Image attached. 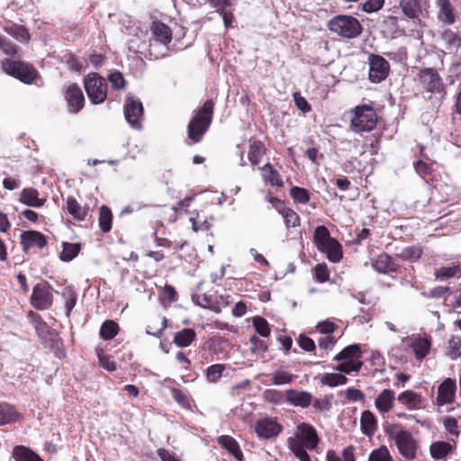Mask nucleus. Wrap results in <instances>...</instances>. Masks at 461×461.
<instances>
[{"label":"nucleus","instance_id":"obj_1","mask_svg":"<svg viewBox=\"0 0 461 461\" xmlns=\"http://www.w3.org/2000/svg\"><path fill=\"white\" fill-rule=\"evenodd\" d=\"M320 438L316 429L310 423L302 422L295 432L287 438V447L299 461H312L307 451L317 448Z\"/></svg>","mask_w":461,"mask_h":461},{"label":"nucleus","instance_id":"obj_2","mask_svg":"<svg viewBox=\"0 0 461 461\" xmlns=\"http://www.w3.org/2000/svg\"><path fill=\"white\" fill-rule=\"evenodd\" d=\"M384 433L393 441L399 454L406 460H415L418 456L419 442L412 433L401 423L384 426Z\"/></svg>","mask_w":461,"mask_h":461},{"label":"nucleus","instance_id":"obj_3","mask_svg":"<svg viewBox=\"0 0 461 461\" xmlns=\"http://www.w3.org/2000/svg\"><path fill=\"white\" fill-rule=\"evenodd\" d=\"M214 105V101L208 99L194 112L187 125V143L189 145L196 144L203 140L204 134L212 122Z\"/></svg>","mask_w":461,"mask_h":461},{"label":"nucleus","instance_id":"obj_4","mask_svg":"<svg viewBox=\"0 0 461 461\" xmlns=\"http://www.w3.org/2000/svg\"><path fill=\"white\" fill-rule=\"evenodd\" d=\"M2 70L8 76L14 77L25 85H31L41 78L35 67L20 58H5L1 61Z\"/></svg>","mask_w":461,"mask_h":461},{"label":"nucleus","instance_id":"obj_5","mask_svg":"<svg viewBox=\"0 0 461 461\" xmlns=\"http://www.w3.org/2000/svg\"><path fill=\"white\" fill-rule=\"evenodd\" d=\"M362 349L360 345L352 344L344 348L334 357V361L339 362L334 369L338 372L349 375L353 372L358 373L364 363L361 360Z\"/></svg>","mask_w":461,"mask_h":461},{"label":"nucleus","instance_id":"obj_6","mask_svg":"<svg viewBox=\"0 0 461 461\" xmlns=\"http://www.w3.org/2000/svg\"><path fill=\"white\" fill-rule=\"evenodd\" d=\"M352 114L350 120V130L356 133L371 131L378 122V116L375 110L368 105H357L350 111Z\"/></svg>","mask_w":461,"mask_h":461},{"label":"nucleus","instance_id":"obj_7","mask_svg":"<svg viewBox=\"0 0 461 461\" xmlns=\"http://www.w3.org/2000/svg\"><path fill=\"white\" fill-rule=\"evenodd\" d=\"M329 30L344 39L357 38L363 31L360 22L354 16L339 14L328 23Z\"/></svg>","mask_w":461,"mask_h":461},{"label":"nucleus","instance_id":"obj_8","mask_svg":"<svg viewBox=\"0 0 461 461\" xmlns=\"http://www.w3.org/2000/svg\"><path fill=\"white\" fill-rule=\"evenodd\" d=\"M84 87L88 98L94 104H100L107 98V83L97 73H90L84 78Z\"/></svg>","mask_w":461,"mask_h":461},{"label":"nucleus","instance_id":"obj_9","mask_svg":"<svg viewBox=\"0 0 461 461\" xmlns=\"http://www.w3.org/2000/svg\"><path fill=\"white\" fill-rule=\"evenodd\" d=\"M54 301L53 287L47 281L37 283L30 297L31 305L38 311H45L51 308Z\"/></svg>","mask_w":461,"mask_h":461},{"label":"nucleus","instance_id":"obj_10","mask_svg":"<svg viewBox=\"0 0 461 461\" xmlns=\"http://www.w3.org/2000/svg\"><path fill=\"white\" fill-rule=\"evenodd\" d=\"M369 79L372 83H380L386 79L390 72L389 62L380 55L368 56Z\"/></svg>","mask_w":461,"mask_h":461},{"label":"nucleus","instance_id":"obj_11","mask_svg":"<svg viewBox=\"0 0 461 461\" xmlns=\"http://www.w3.org/2000/svg\"><path fill=\"white\" fill-rule=\"evenodd\" d=\"M20 244L23 253H28L32 249H42L49 244L48 238L41 231L29 230L20 234Z\"/></svg>","mask_w":461,"mask_h":461},{"label":"nucleus","instance_id":"obj_12","mask_svg":"<svg viewBox=\"0 0 461 461\" xmlns=\"http://www.w3.org/2000/svg\"><path fill=\"white\" fill-rule=\"evenodd\" d=\"M456 383L450 377L445 378L438 386L437 396L433 404L437 407H442L447 404H452L456 401Z\"/></svg>","mask_w":461,"mask_h":461},{"label":"nucleus","instance_id":"obj_13","mask_svg":"<svg viewBox=\"0 0 461 461\" xmlns=\"http://www.w3.org/2000/svg\"><path fill=\"white\" fill-rule=\"evenodd\" d=\"M124 115L132 128L140 129L143 118L142 103L134 97H127L124 104Z\"/></svg>","mask_w":461,"mask_h":461},{"label":"nucleus","instance_id":"obj_14","mask_svg":"<svg viewBox=\"0 0 461 461\" xmlns=\"http://www.w3.org/2000/svg\"><path fill=\"white\" fill-rule=\"evenodd\" d=\"M418 78L421 86L429 93H439L443 88L442 79L434 68L421 69L418 74Z\"/></svg>","mask_w":461,"mask_h":461},{"label":"nucleus","instance_id":"obj_15","mask_svg":"<svg viewBox=\"0 0 461 461\" xmlns=\"http://www.w3.org/2000/svg\"><path fill=\"white\" fill-rule=\"evenodd\" d=\"M64 96L70 113H78L83 109L85 105V96L77 84H70L66 88Z\"/></svg>","mask_w":461,"mask_h":461},{"label":"nucleus","instance_id":"obj_16","mask_svg":"<svg viewBox=\"0 0 461 461\" xmlns=\"http://www.w3.org/2000/svg\"><path fill=\"white\" fill-rule=\"evenodd\" d=\"M371 266L375 271L383 275L398 273L401 268L397 261L385 252L373 258L371 260Z\"/></svg>","mask_w":461,"mask_h":461},{"label":"nucleus","instance_id":"obj_17","mask_svg":"<svg viewBox=\"0 0 461 461\" xmlns=\"http://www.w3.org/2000/svg\"><path fill=\"white\" fill-rule=\"evenodd\" d=\"M64 209L77 221H85L90 217L88 204H81L76 197L68 196L65 200Z\"/></svg>","mask_w":461,"mask_h":461},{"label":"nucleus","instance_id":"obj_18","mask_svg":"<svg viewBox=\"0 0 461 461\" xmlns=\"http://www.w3.org/2000/svg\"><path fill=\"white\" fill-rule=\"evenodd\" d=\"M282 426L272 419H262L256 423V432L261 438H271L278 436L282 431Z\"/></svg>","mask_w":461,"mask_h":461},{"label":"nucleus","instance_id":"obj_19","mask_svg":"<svg viewBox=\"0 0 461 461\" xmlns=\"http://www.w3.org/2000/svg\"><path fill=\"white\" fill-rule=\"evenodd\" d=\"M402 14L414 23H420L423 17L421 0H400Z\"/></svg>","mask_w":461,"mask_h":461},{"label":"nucleus","instance_id":"obj_20","mask_svg":"<svg viewBox=\"0 0 461 461\" xmlns=\"http://www.w3.org/2000/svg\"><path fill=\"white\" fill-rule=\"evenodd\" d=\"M312 393L306 391L290 389L285 393V401L295 407L308 408L312 404Z\"/></svg>","mask_w":461,"mask_h":461},{"label":"nucleus","instance_id":"obj_21","mask_svg":"<svg viewBox=\"0 0 461 461\" xmlns=\"http://www.w3.org/2000/svg\"><path fill=\"white\" fill-rule=\"evenodd\" d=\"M19 202L29 207L41 208L45 204L46 198H41L36 188L26 187L20 192Z\"/></svg>","mask_w":461,"mask_h":461},{"label":"nucleus","instance_id":"obj_22","mask_svg":"<svg viewBox=\"0 0 461 461\" xmlns=\"http://www.w3.org/2000/svg\"><path fill=\"white\" fill-rule=\"evenodd\" d=\"M395 400V393L392 389H384L375 398V408L381 413H387L393 408Z\"/></svg>","mask_w":461,"mask_h":461},{"label":"nucleus","instance_id":"obj_23","mask_svg":"<svg viewBox=\"0 0 461 461\" xmlns=\"http://www.w3.org/2000/svg\"><path fill=\"white\" fill-rule=\"evenodd\" d=\"M397 401L411 411L420 410L422 407L421 395L412 390H406L401 393L397 397Z\"/></svg>","mask_w":461,"mask_h":461},{"label":"nucleus","instance_id":"obj_24","mask_svg":"<svg viewBox=\"0 0 461 461\" xmlns=\"http://www.w3.org/2000/svg\"><path fill=\"white\" fill-rule=\"evenodd\" d=\"M152 40L163 45H167L172 41L171 29L161 22H153L151 25Z\"/></svg>","mask_w":461,"mask_h":461},{"label":"nucleus","instance_id":"obj_25","mask_svg":"<svg viewBox=\"0 0 461 461\" xmlns=\"http://www.w3.org/2000/svg\"><path fill=\"white\" fill-rule=\"evenodd\" d=\"M22 414L9 402H0V426L17 422Z\"/></svg>","mask_w":461,"mask_h":461},{"label":"nucleus","instance_id":"obj_26","mask_svg":"<svg viewBox=\"0 0 461 461\" xmlns=\"http://www.w3.org/2000/svg\"><path fill=\"white\" fill-rule=\"evenodd\" d=\"M318 250L325 254L327 258L333 263L339 262L343 257L342 246L334 238L323 247H321Z\"/></svg>","mask_w":461,"mask_h":461},{"label":"nucleus","instance_id":"obj_27","mask_svg":"<svg viewBox=\"0 0 461 461\" xmlns=\"http://www.w3.org/2000/svg\"><path fill=\"white\" fill-rule=\"evenodd\" d=\"M218 444L232 455L237 461H243V453L237 440L229 435H221L217 438Z\"/></svg>","mask_w":461,"mask_h":461},{"label":"nucleus","instance_id":"obj_28","mask_svg":"<svg viewBox=\"0 0 461 461\" xmlns=\"http://www.w3.org/2000/svg\"><path fill=\"white\" fill-rule=\"evenodd\" d=\"M410 347L414 353L415 358L422 360L430 350L431 340L428 338L418 337L411 340Z\"/></svg>","mask_w":461,"mask_h":461},{"label":"nucleus","instance_id":"obj_29","mask_svg":"<svg viewBox=\"0 0 461 461\" xmlns=\"http://www.w3.org/2000/svg\"><path fill=\"white\" fill-rule=\"evenodd\" d=\"M228 348L227 340L221 337H212L208 339L203 345V348L207 350L212 356L223 354Z\"/></svg>","mask_w":461,"mask_h":461},{"label":"nucleus","instance_id":"obj_30","mask_svg":"<svg viewBox=\"0 0 461 461\" xmlns=\"http://www.w3.org/2000/svg\"><path fill=\"white\" fill-rule=\"evenodd\" d=\"M259 170L262 171V176L266 183L277 187H282L284 185L281 175L270 163H267L263 167H260Z\"/></svg>","mask_w":461,"mask_h":461},{"label":"nucleus","instance_id":"obj_31","mask_svg":"<svg viewBox=\"0 0 461 461\" xmlns=\"http://www.w3.org/2000/svg\"><path fill=\"white\" fill-rule=\"evenodd\" d=\"M12 456L15 461H44L36 452L23 445L13 448Z\"/></svg>","mask_w":461,"mask_h":461},{"label":"nucleus","instance_id":"obj_32","mask_svg":"<svg viewBox=\"0 0 461 461\" xmlns=\"http://www.w3.org/2000/svg\"><path fill=\"white\" fill-rule=\"evenodd\" d=\"M360 426L362 432L371 437L377 429V420L374 413L370 411H364L360 418Z\"/></svg>","mask_w":461,"mask_h":461},{"label":"nucleus","instance_id":"obj_33","mask_svg":"<svg viewBox=\"0 0 461 461\" xmlns=\"http://www.w3.org/2000/svg\"><path fill=\"white\" fill-rule=\"evenodd\" d=\"M266 153L267 148L263 141L256 140H253L249 145L248 158L251 165L258 166Z\"/></svg>","mask_w":461,"mask_h":461},{"label":"nucleus","instance_id":"obj_34","mask_svg":"<svg viewBox=\"0 0 461 461\" xmlns=\"http://www.w3.org/2000/svg\"><path fill=\"white\" fill-rule=\"evenodd\" d=\"M195 339V330L192 328H185L174 335L173 342L179 348H186L189 347Z\"/></svg>","mask_w":461,"mask_h":461},{"label":"nucleus","instance_id":"obj_35","mask_svg":"<svg viewBox=\"0 0 461 461\" xmlns=\"http://www.w3.org/2000/svg\"><path fill=\"white\" fill-rule=\"evenodd\" d=\"M4 31L21 42H28L31 39L28 29L23 25L7 23L4 26Z\"/></svg>","mask_w":461,"mask_h":461},{"label":"nucleus","instance_id":"obj_36","mask_svg":"<svg viewBox=\"0 0 461 461\" xmlns=\"http://www.w3.org/2000/svg\"><path fill=\"white\" fill-rule=\"evenodd\" d=\"M278 213L283 217L287 230L301 225V217L294 209L286 205L282 206Z\"/></svg>","mask_w":461,"mask_h":461},{"label":"nucleus","instance_id":"obj_37","mask_svg":"<svg viewBox=\"0 0 461 461\" xmlns=\"http://www.w3.org/2000/svg\"><path fill=\"white\" fill-rule=\"evenodd\" d=\"M113 220V216L111 209L107 205H102L99 208L98 225L103 233H107L112 230Z\"/></svg>","mask_w":461,"mask_h":461},{"label":"nucleus","instance_id":"obj_38","mask_svg":"<svg viewBox=\"0 0 461 461\" xmlns=\"http://www.w3.org/2000/svg\"><path fill=\"white\" fill-rule=\"evenodd\" d=\"M120 331V325L113 320L104 321L99 330V336L102 339L108 341L114 339Z\"/></svg>","mask_w":461,"mask_h":461},{"label":"nucleus","instance_id":"obj_39","mask_svg":"<svg viewBox=\"0 0 461 461\" xmlns=\"http://www.w3.org/2000/svg\"><path fill=\"white\" fill-rule=\"evenodd\" d=\"M453 447L446 441L433 442L429 447V452L434 459H445L452 452Z\"/></svg>","mask_w":461,"mask_h":461},{"label":"nucleus","instance_id":"obj_40","mask_svg":"<svg viewBox=\"0 0 461 461\" xmlns=\"http://www.w3.org/2000/svg\"><path fill=\"white\" fill-rule=\"evenodd\" d=\"M320 383L323 386L336 387L346 384L348 383V378L340 372L326 373L321 377Z\"/></svg>","mask_w":461,"mask_h":461},{"label":"nucleus","instance_id":"obj_41","mask_svg":"<svg viewBox=\"0 0 461 461\" xmlns=\"http://www.w3.org/2000/svg\"><path fill=\"white\" fill-rule=\"evenodd\" d=\"M438 19L447 24V25H452L456 23V15L455 12L454 6L451 5V3L443 5L441 6H438Z\"/></svg>","mask_w":461,"mask_h":461},{"label":"nucleus","instance_id":"obj_42","mask_svg":"<svg viewBox=\"0 0 461 461\" xmlns=\"http://www.w3.org/2000/svg\"><path fill=\"white\" fill-rule=\"evenodd\" d=\"M80 250V243L63 242L62 251L59 254V258L61 261L69 262L79 254Z\"/></svg>","mask_w":461,"mask_h":461},{"label":"nucleus","instance_id":"obj_43","mask_svg":"<svg viewBox=\"0 0 461 461\" xmlns=\"http://www.w3.org/2000/svg\"><path fill=\"white\" fill-rule=\"evenodd\" d=\"M441 38L448 50L457 51L461 46V37L450 29L445 30L441 34Z\"/></svg>","mask_w":461,"mask_h":461},{"label":"nucleus","instance_id":"obj_44","mask_svg":"<svg viewBox=\"0 0 461 461\" xmlns=\"http://www.w3.org/2000/svg\"><path fill=\"white\" fill-rule=\"evenodd\" d=\"M313 243L316 246L317 249L321 247H323L326 243L330 241L333 239L330 236V233L328 228L324 225H319L315 228L313 232Z\"/></svg>","mask_w":461,"mask_h":461},{"label":"nucleus","instance_id":"obj_45","mask_svg":"<svg viewBox=\"0 0 461 461\" xmlns=\"http://www.w3.org/2000/svg\"><path fill=\"white\" fill-rule=\"evenodd\" d=\"M0 50L13 59L21 58L19 47L4 35H0Z\"/></svg>","mask_w":461,"mask_h":461},{"label":"nucleus","instance_id":"obj_46","mask_svg":"<svg viewBox=\"0 0 461 461\" xmlns=\"http://www.w3.org/2000/svg\"><path fill=\"white\" fill-rule=\"evenodd\" d=\"M225 370L226 365L224 364H213L208 366L205 370L206 381L212 384L218 383Z\"/></svg>","mask_w":461,"mask_h":461},{"label":"nucleus","instance_id":"obj_47","mask_svg":"<svg viewBox=\"0 0 461 461\" xmlns=\"http://www.w3.org/2000/svg\"><path fill=\"white\" fill-rule=\"evenodd\" d=\"M190 221L194 231L207 230L212 226L211 221H209L203 212H196L194 216H191Z\"/></svg>","mask_w":461,"mask_h":461},{"label":"nucleus","instance_id":"obj_48","mask_svg":"<svg viewBox=\"0 0 461 461\" xmlns=\"http://www.w3.org/2000/svg\"><path fill=\"white\" fill-rule=\"evenodd\" d=\"M422 249L419 246H410L403 248L396 256L403 260L414 262L420 258Z\"/></svg>","mask_w":461,"mask_h":461},{"label":"nucleus","instance_id":"obj_49","mask_svg":"<svg viewBox=\"0 0 461 461\" xmlns=\"http://www.w3.org/2000/svg\"><path fill=\"white\" fill-rule=\"evenodd\" d=\"M192 302L204 309L214 311V295L210 294H192Z\"/></svg>","mask_w":461,"mask_h":461},{"label":"nucleus","instance_id":"obj_50","mask_svg":"<svg viewBox=\"0 0 461 461\" xmlns=\"http://www.w3.org/2000/svg\"><path fill=\"white\" fill-rule=\"evenodd\" d=\"M158 299L161 303H172L177 301L178 295L175 287L171 285H165L158 293Z\"/></svg>","mask_w":461,"mask_h":461},{"label":"nucleus","instance_id":"obj_51","mask_svg":"<svg viewBox=\"0 0 461 461\" xmlns=\"http://www.w3.org/2000/svg\"><path fill=\"white\" fill-rule=\"evenodd\" d=\"M61 294L65 301L66 315L68 317L77 303V294L72 287L66 286Z\"/></svg>","mask_w":461,"mask_h":461},{"label":"nucleus","instance_id":"obj_52","mask_svg":"<svg viewBox=\"0 0 461 461\" xmlns=\"http://www.w3.org/2000/svg\"><path fill=\"white\" fill-rule=\"evenodd\" d=\"M289 194L295 203L306 204L310 202V193L303 187L292 186Z\"/></svg>","mask_w":461,"mask_h":461},{"label":"nucleus","instance_id":"obj_53","mask_svg":"<svg viewBox=\"0 0 461 461\" xmlns=\"http://www.w3.org/2000/svg\"><path fill=\"white\" fill-rule=\"evenodd\" d=\"M367 461H393V456L386 446H380L373 449L367 458Z\"/></svg>","mask_w":461,"mask_h":461},{"label":"nucleus","instance_id":"obj_54","mask_svg":"<svg viewBox=\"0 0 461 461\" xmlns=\"http://www.w3.org/2000/svg\"><path fill=\"white\" fill-rule=\"evenodd\" d=\"M252 324L258 335L267 338L271 333V329L267 321L261 316H255L252 318Z\"/></svg>","mask_w":461,"mask_h":461},{"label":"nucleus","instance_id":"obj_55","mask_svg":"<svg viewBox=\"0 0 461 461\" xmlns=\"http://www.w3.org/2000/svg\"><path fill=\"white\" fill-rule=\"evenodd\" d=\"M155 243L158 247H163L166 249H172L175 251L181 250L186 244V240L173 241L167 238L158 237L155 234Z\"/></svg>","mask_w":461,"mask_h":461},{"label":"nucleus","instance_id":"obj_56","mask_svg":"<svg viewBox=\"0 0 461 461\" xmlns=\"http://www.w3.org/2000/svg\"><path fill=\"white\" fill-rule=\"evenodd\" d=\"M447 356L452 359L461 357V337L451 336L447 345Z\"/></svg>","mask_w":461,"mask_h":461},{"label":"nucleus","instance_id":"obj_57","mask_svg":"<svg viewBox=\"0 0 461 461\" xmlns=\"http://www.w3.org/2000/svg\"><path fill=\"white\" fill-rule=\"evenodd\" d=\"M460 272L461 267L459 265H455L452 267H442L440 268H438L436 269L434 275L436 279L443 280L451 278Z\"/></svg>","mask_w":461,"mask_h":461},{"label":"nucleus","instance_id":"obj_58","mask_svg":"<svg viewBox=\"0 0 461 461\" xmlns=\"http://www.w3.org/2000/svg\"><path fill=\"white\" fill-rule=\"evenodd\" d=\"M171 395L183 408L191 409L190 397L183 390L174 387L171 389Z\"/></svg>","mask_w":461,"mask_h":461},{"label":"nucleus","instance_id":"obj_59","mask_svg":"<svg viewBox=\"0 0 461 461\" xmlns=\"http://www.w3.org/2000/svg\"><path fill=\"white\" fill-rule=\"evenodd\" d=\"M97 357L100 365L109 372H113L117 369V364L109 355L104 353L102 349L97 350Z\"/></svg>","mask_w":461,"mask_h":461},{"label":"nucleus","instance_id":"obj_60","mask_svg":"<svg viewBox=\"0 0 461 461\" xmlns=\"http://www.w3.org/2000/svg\"><path fill=\"white\" fill-rule=\"evenodd\" d=\"M313 272L314 278L318 283L323 284L330 281V270L326 264H317Z\"/></svg>","mask_w":461,"mask_h":461},{"label":"nucleus","instance_id":"obj_61","mask_svg":"<svg viewBox=\"0 0 461 461\" xmlns=\"http://www.w3.org/2000/svg\"><path fill=\"white\" fill-rule=\"evenodd\" d=\"M332 395H325L321 398L312 399V406L316 411H330L331 408Z\"/></svg>","mask_w":461,"mask_h":461},{"label":"nucleus","instance_id":"obj_62","mask_svg":"<svg viewBox=\"0 0 461 461\" xmlns=\"http://www.w3.org/2000/svg\"><path fill=\"white\" fill-rule=\"evenodd\" d=\"M294 375L286 371H276L273 374L272 382L274 384H286L294 381Z\"/></svg>","mask_w":461,"mask_h":461},{"label":"nucleus","instance_id":"obj_63","mask_svg":"<svg viewBox=\"0 0 461 461\" xmlns=\"http://www.w3.org/2000/svg\"><path fill=\"white\" fill-rule=\"evenodd\" d=\"M297 343L299 347L306 352L312 353L316 350V345L313 339L304 334L299 335Z\"/></svg>","mask_w":461,"mask_h":461},{"label":"nucleus","instance_id":"obj_64","mask_svg":"<svg viewBox=\"0 0 461 461\" xmlns=\"http://www.w3.org/2000/svg\"><path fill=\"white\" fill-rule=\"evenodd\" d=\"M63 62L68 66L70 70L79 72L82 69V63L77 57L73 53H67L63 56Z\"/></svg>","mask_w":461,"mask_h":461}]
</instances>
